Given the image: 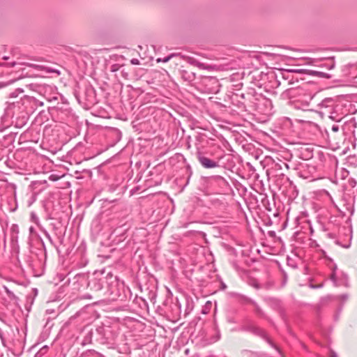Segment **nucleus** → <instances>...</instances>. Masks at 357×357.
<instances>
[{"instance_id": "f257e3e1", "label": "nucleus", "mask_w": 357, "mask_h": 357, "mask_svg": "<svg viewBox=\"0 0 357 357\" xmlns=\"http://www.w3.org/2000/svg\"><path fill=\"white\" fill-rule=\"evenodd\" d=\"M294 71L296 73H298L307 74V75H316V76H319L321 77H325V78L331 77L328 74H326L325 73L318 72V71H314V70L300 69V70H295Z\"/></svg>"}, {"instance_id": "f03ea898", "label": "nucleus", "mask_w": 357, "mask_h": 357, "mask_svg": "<svg viewBox=\"0 0 357 357\" xmlns=\"http://www.w3.org/2000/svg\"><path fill=\"white\" fill-rule=\"evenodd\" d=\"M200 162L204 167L207 168L214 167L215 166V164L213 161L205 157L200 158Z\"/></svg>"}, {"instance_id": "7ed1b4c3", "label": "nucleus", "mask_w": 357, "mask_h": 357, "mask_svg": "<svg viewBox=\"0 0 357 357\" xmlns=\"http://www.w3.org/2000/svg\"><path fill=\"white\" fill-rule=\"evenodd\" d=\"M169 59H170V56H167V57L165 58L163 60H162L161 59H160V58H159V59H158L156 60V61H157L158 63H160V62H161V61H163V62H167V61L169 60Z\"/></svg>"}, {"instance_id": "20e7f679", "label": "nucleus", "mask_w": 357, "mask_h": 357, "mask_svg": "<svg viewBox=\"0 0 357 357\" xmlns=\"http://www.w3.org/2000/svg\"><path fill=\"white\" fill-rule=\"evenodd\" d=\"M132 63H134V64H137L138 63V61L137 60H132Z\"/></svg>"}]
</instances>
